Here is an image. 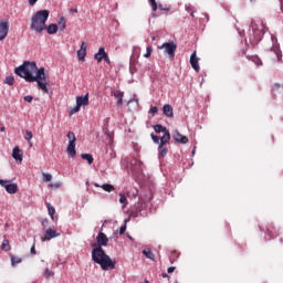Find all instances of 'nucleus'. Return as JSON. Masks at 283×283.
<instances>
[{
    "instance_id": "obj_1",
    "label": "nucleus",
    "mask_w": 283,
    "mask_h": 283,
    "mask_svg": "<svg viewBox=\"0 0 283 283\" xmlns=\"http://www.w3.org/2000/svg\"><path fill=\"white\" fill-rule=\"evenodd\" d=\"M14 72L28 83H36L39 90H41V92L44 94H50V88H48L49 81L45 76V69H39L35 62L25 61L22 65L15 67Z\"/></svg>"
},
{
    "instance_id": "obj_2",
    "label": "nucleus",
    "mask_w": 283,
    "mask_h": 283,
    "mask_svg": "<svg viewBox=\"0 0 283 283\" xmlns=\"http://www.w3.org/2000/svg\"><path fill=\"white\" fill-rule=\"evenodd\" d=\"M96 241L98 245L92 250L93 262H95V264H99L103 271L116 269V261H112V258H109V255L105 253V250H103V247H107V242H109L107 234L98 232Z\"/></svg>"
},
{
    "instance_id": "obj_3",
    "label": "nucleus",
    "mask_w": 283,
    "mask_h": 283,
    "mask_svg": "<svg viewBox=\"0 0 283 283\" xmlns=\"http://www.w3.org/2000/svg\"><path fill=\"white\" fill-rule=\"evenodd\" d=\"M48 19H50L49 10L36 11L31 19V30L38 34H41V32L46 29L45 23L48 22Z\"/></svg>"
},
{
    "instance_id": "obj_4",
    "label": "nucleus",
    "mask_w": 283,
    "mask_h": 283,
    "mask_svg": "<svg viewBox=\"0 0 283 283\" xmlns=\"http://www.w3.org/2000/svg\"><path fill=\"white\" fill-rule=\"evenodd\" d=\"M252 33H250V43L251 45H258L264 36V24L262 21H252L251 23Z\"/></svg>"
},
{
    "instance_id": "obj_5",
    "label": "nucleus",
    "mask_w": 283,
    "mask_h": 283,
    "mask_svg": "<svg viewBox=\"0 0 283 283\" xmlns=\"http://www.w3.org/2000/svg\"><path fill=\"white\" fill-rule=\"evenodd\" d=\"M87 105H90V93H87L84 96H77L76 106L70 111V116H74V114H78V112H81V108L87 107Z\"/></svg>"
},
{
    "instance_id": "obj_6",
    "label": "nucleus",
    "mask_w": 283,
    "mask_h": 283,
    "mask_svg": "<svg viewBox=\"0 0 283 283\" xmlns=\"http://www.w3.org/2000/svg\"><path fill=\"white\" fill-rule=\"evenodd\" d=\"M158 49L164 50V54H168L169 59H174L176 56V50H178V45H176L174 42H166L158 46Z\"/></svg>"
},
{
    "instance_id": "obj_7",
    "label": "nucleus",
    "mask_w": 283,
    "mask_h": 283,
    "mask_svg": "<svg viewBox=\"0 0 283 283\" xmlns=\"http://www.w3.org/2000/svg\"><path fill=\"white\" fill-rule=\"evenodd\" d=\"M171 140V134H167L166 136H163L158 146L159 151V158H165L167 156L169 149L166 147V145Z\"/></svg>"
},
{
    "instance_id": "obj_8",
    "label": "nucleus",
    "mask_w": 283,
    "mask_h": 283,
    "mask_svg": "<svg viewBox=\"0 0 283 283\" xmlns=\"http://www.w3.org/2000/svg\"><path fill=\"white\" fill-rule=\"evenodd\" d=\"M8 32H10V23L6 19L0 20V41H4Z\"/></svg>"
},
{
    "instance_id": "obj_9",
    "label": "nucleus",
    "mask_w": 283,
    "mask_h": 283,
    "mask_svg": "<svg viewBox=\"0 0 283 283\" xmlns=\"http://www.w3.org/2000/svg\"><path fill=\"white\" fill-rule=\"evenodd\" d=\"M10 180H2L0 179L1 187H4L7 193H17L19 191V186L17 184H9Z\"/></svg>"
},
{
    "instance_id": "obj_10",
    "label": "nucleus",
    "mask_w": 283,
    "mask_h": 283,
    "mask_svg": "<svg viewBox=\"0 0 283 283\" xmlns=\"http://www.w3.org/2000/svg\"><path fill=\"white\" fill-rule=\"evenodd\" d=\"M200 59H198L197 52L193 51L192 54L190 55V65L195 72H200V64H199Z\"/></svg>"
},
{
    "instance_id": "obj_11",
    "label": "nucleus",
    "mask_w": 283,
    "mask_h": 283,
    "mask_svg": "<svg viewBox=\"0 0 283 283\" xmlns=\"http://www.w3.org/2000/svg\"><path fill=\"white\" fill-rule=\"evenodd\" d=\"M172 137H174V140H176V143H180L181 145H187V143H189V138L180 134V132L178 130H175Z\"/></svg>"
},
{
    "instance_id": "obj_12",
    "label": "nucleus",
    "mask_w": 283,
    "mask_h": 283,
    "mask_svg": "<svg viewBox=\"0 0 283 283\" xmlns=\"http://www.w3.org/2000/svg\"><path fill=\"white\" fill-rule=\"evenodd\" d=\"M59 235L61 234L56 232V230L50 228L49 230H46L44 237H42V242H45V240L50 241L54 238H59Z\"/></svg>"
},
{
    "instance_id": "obj_13",
    "label": "nucleus",
    "mask_w": 283,
    "mask_h": 283,
    "mask_svg": "<svg viewBox=\"0 0 283 283\" xmlns=\"http://www.w3.org/2000/svg\"><path fill=\"white\" fill-rule=\"evenodd\" d=\"M163 114L164 116H166L167 118H174V106L166 104L163 107Z\"/></svg>"
},
{
    "instance_id": "obj_14",
    "label": "nucleus",
    "mask_w": 283,
    "mask_h": 283,
    "mask_svg": "<svg viewBox=\"0 0 283 283\" xmlns=\"http://www.w3.org/2000/svg\"><path fill=\"white\" fill-rule=\"evenodd\" d=\"M66 151L71 158H74L76 156V142H69Z\"/></svg>"
},
{
    "instance_id": "obj_15",
    "label": "nucleus",
    "mask_w": 283,
    "mask_h": 283,
    "mask_svg": "<svg viewBox=\"0 0 283 283\" xmlns=\"http://www.w3.org/2000/svg\"><path fill=\"white\" fill-rule=\"evenodd\" d=\"M107 52H105V48H99L98 52L95 53L94 59L97 61V63H101L104 59Z\"/></svg>"
},
{
    "instance_id": "obj_16",
    "label": "nucleus",
    "mask_w": 283,
    "mask_h": 283,
    "mask_svg": "<svg viewBox=\"0 0 283 283\" xmlns=\"http://www.w3.org/2000/svg\"><path fill=\"white\" fill-rule=\"evenodd\" d=\"M12 157L14 160H18L19 163L23 161V154H21V149H19V146H15L13 148Z\"/></svg>"
},
{
    "instance_id": "obj_17",
    "label": "nucleus",
    "mask_w": 283,
    "mask_h": 283,
    "mask_svg": "<svg viewBox=\"0 0 283 283\" xmlns=\"http://www.w3.org/2000/svg\"><path fill=\"white\" fill-rule=\"evenodd\" d=\"M154 130L156 132V134L163 133L164 134L163 136H166L167 134H169V130L167 129V127L160 124L155 125Z\"/></svg>"
},
{
    "instance_id": "obj_18",
    "label": "nucleus",
    "mask_w": 283,
    "mask_h": 283,
    "mask_svg": "<svg viewBox=\"0 0 283 283\" xmlns=\"http://www.w3.org/2000/svg\"><path fill=\"white\" fill-rule=\"evenodd\" d=\"M113 95L117 98V107H120V105H123V96H125V93L122 91H115Z\"/></svg>"
},
{
    "instance_id": "obj_19",
    "label": "nucleus",
    "mask_w": 283,
    "mask_h": 283,
    "mask_svg": "<svg viewBox=\"0 0 283 283\" xmlns=\"http://www.w3.org/2000/svg\"><path fill=\"white\" fill-rule=\"evenodd\" d=\"M95 187H101V189H103L104 191H107L108 193H112V191H114V186L113 185H109V184H104V185H98V184H95Z\"/></svg>"
},
{
    "instance_id": "obj_20",
    "label": "nucleus",
    "mask_w": 283,
    "mask_h": 283,
    "mask_svg": "<svg viewBox=\"0 0 283 283\" xmlns=\"http://www.w3.org/2000/svg\"><path fill=\"white\" fill-rule=\"evenodd\" d=\"M271 52H273V54H275L277 61H282V50H280V46L274 45V46L271 49Z\"/></svg>"
},
{
    "instance_id": "obj_21",
    "label": "nucleus",
    "mask_w": 283,
    "mask_h": 283,
    "mask_svg": "<svg viewBox=\"0 0 283 283\" xmlns=\"http://www.w3.org/2000/svg\"><path fill=\"white\" fill-rule=\"evenodd\" d=\"M143 255H145V258H147L148 260H156V255L154 254V252H151V249L143 250Z\"/></svg>"
},
{
    "instance_id": "obj_22",
    "label": "nucleus",
    "mask_w": 283,
    "mask_h": 283,
    "mask_svg": "<svg viewBox=\"0 0 283 283\" xmlns=\"http://www.w3.org/2000/svg\"><path fill=\"white\" fill-rule=\"evenodd\" d=\"M46 32H48V34H56V32H59V25H56V24H50V25L46 28Z\"/></svg>"
},
{
    "instance_id": "obj_23",
    "label": "nucleus",
    "mask_w": 283,
    "mask_h": 283,
    "mask_svg": "<svg viewBox=\"0 0 283 283\" xmlns=\"http://www.w3.org/2000/svg\"><path fill=\"white\" fill-rule=\"evenodd\" d=\"M266 235H269V240H273L277 235V231H275V228L271 227L266 230Z\"/></svg>"
},
{
    "instance_id": "obj_24",
    "label": "nucleus",
    "mask_w": 283,
    "mask_h": 283,
    "mask_svg": "<svg viewBox=\"0 0 283 283\" xmlns=\"http://www.w3.org/2000/svg\"><path fill=\"white\" fill-rule=\"evenodd\" d=\"M46 208L49 211V216L51 217L52 220H54V214L56 213V209L50 203H46Z\"/></svg>"
},
{
    "instance_id": "obj_25",
    "label": "nucleus",
    "mask_w": 283,
    "mask_h": 283,
    "mask_svg": "<svg viewBox=\"0 0 283 283\" xmlns=\"http://www.w3.org/2000/svg\"><path fill=\"white\" fill-rule=\"evenodd\" d=\"M33 136L34 135L32 134L31 130H25L24 138H25V140H28L30 147H32V142L31 140H32Z\"/></svg>"
},
{
    "instance_id": "obj_26",
    "label": "nucleus",
    "mask_w": 283,
    "mask_h": 283,
    "mask_svg": "<svg viewBox=\"0 0 283 283\" xmlns=\"http://www.w3.org/2000/svg\"><path fill=\"white\" fill-rule=\"evenodd\" d=\"M248 59L249 61H252L253 63H255V65L258 66L262 65V60H260L258 55L248 56Z\"/></svg>"
},
{
    "instance_id": "obj_27",
    "label": "nucleus",
    "mask_w": 283,
    "mask_h": 283,
    "mask_svg": "<svg viewBox=\"0 0 283 283\" xmlns=\"http://www.w3.org/2000/svg\"><path fill=\"white\" fill-rule=\"evenodd\" d=\"M82 159L87 160L88 165H92L94 163V157H92L91 154H82Z\"/></svg>"
},
{
    "instance_id": "obj_28",
    "label": "nucleus",
    "mask_w": 283,
    "mask_h": 283,
    "mask_svg": "<svg viewBox=\"0 0 283 283\" xmlns=\"http://www.w3.org/2000/svg\"><path fill=\"white\" fill-rule=\"evenodd\" d=\"M186 11H188V13L195 18L196 15L193 14L196 12V7L191 6V4H187L186 6Z\"/></svg>"
},
{
    "instance_id": "obj_29",
    "label": "nucleus",
    "mask_w": 283,
    "mask_h": 283,
    "mask_svg": "<svg viewBox=\"0 0 283 283\" xmlns=\"http://www.w3.org/2000/svg\"><path fill=\"white\" fill-rule=\"evenodd\" d=\"M2 251H10V241L8 239H4L1 244Z\"/></svg>"
},
{
    "instance_id": "obj_30",
    "label": "nucleus",
    "mask_w": 283,
    "mask_h": 283,
    "mask_svg": "<svg viewBox=\"0 0 283 283\" xmlns=\"http://www.w3.org/2000/svg\"><path fill=\"white\" fill-rule=\"evenodd\" d=\"M85 56H87V51H82V50L77 51L78 61H85Z\"/></svg>"
},
{
    "instance_id": "obj_31",
    "label": "nucleus",
    "mask_w": 283,
    "mask_h": 283,
    "mask_svg": "<svg viewBox=\"0 0 283 283\" xmlns=\"http://www.w3.org/2000/svg\"><path fill=\"white\" fill-rule=\"evenodd\" d=\"M119 202H120V205H124V207H127V205H128L127 197L123 192L119 193Z\"/></svg>"
},
{
    "instance_id": "obj_32",
    "label": "nucleus",
    "mask_w": 283,
    "mask_h": 283,
    "mask_svg": "<svg viewBox=\"0 0 283 283\" xmlns=\"http://www.w3.org/2000/svg\"><path fill=\"white\" fill-rule=\"evenodd\" d=\"M23 260L19 256H11V264L12 266H17V264H21Z\"/></svg>"
},
{
    "instance_id": "obj_33",
    "label": "nucleus",
    "mask_w": 283,
    "mask_h": 283,
    "mask_svg": "<svg viewBox=\"0 0 283 283\" xmlns=\"http://www.w3.org/2000/svg\"><path fill=\"white\" fill-rule=\"evenodd\" d=\"M69 143H76V135L73 132L67 133Z\"/></svg>"
},
{
    "instance_id": "obj_34",
    "label": "nucleus",
    "mask_w": 283,
    "mask_h": 283,
    "mask_svg": "<svg viewBox=\"0 0 283 283\" xmlns=\"http://www.w3.org/2000/svg\"><path fill=\"white\" fill-rule=\"evenodd\" d=\"M59 28H60V30H61L62 32H63V30H65L66 23H65V18H64V17L60 18Z\"/></svg>"
},
{
    "instance_id": "obj_35",
    "label": "nucleus",
    "mask_w": 283,
    "mask_h": 283,
    "mask_svg": "<svg viewBox=\"0 0 283 283\" xmlns=\"http://www.w3.org/2000/svg\"><path fill=\"white\" fill-rule=\"evenodd\" d=\"M151 52H154V48L151 45L146 48V53L144 54L145 59H149L151 56Z\"/></svg>"
},
{
    "instance_id": "obj_36",
    "label": "nucleus",
    "mask_w": 283,
    "mask_h": 283,
    "mask_svg": "<svg viewBox=\"0 0 283 283\" xmlns=\"http://www.w3.org/2000/svg\"><path fill=\"white\" fill-rule=\"evenodd\" d=\"M4 83L6 85H14V76H7Z\"/></svg>"
},
{
    "instance_id": "obj_37",
    "label": "nucleus",
    "mask_w": 283,
    "mask_h": 283,
    "mask_svg": "<svg viewBox=\"0 0 283 283\" xmlns=\"http://www.w3.org/2000/svg\"><path fill=\"white\" fill-rule=\"evenodd\" d=\"M150 137L153 138V143H155L156 145H160V140L163 139V137L160 138L159 136L154 135V133L150 135Z\"/></svg>"
},
{
    "instance_id": "obj_38",
    "label": "nucleus",
    "mask_w": 283,
    "mask_h": 283,
    "mask_svg": "<svg viewBox=\"0 0 283 283\" xmlns=\"http://www.w3.org/2000/svg\"><path fill=\"white\" fill-rule=\"evenodd\" d=\"M42 176H43V182H50L52 180V175L50 174L43 172Z\"/></svg>"
},
{
    "instance_id": "obj_39",
    "label": "nucleus",
    "mask_w": 283,
    "mask_h": 283,
    "mask_svg": "<svg viewBox=\"0 0 283 283\" xmlns=\"http://www.w3.org/2000/svg\"><path fill=\"white\" fill-rule=\"evenodd\" d=\"M52 276H54V273L50 269H46L44 271V277H46V280H50V277Z\"/></svg>"
},
{
    "instance_id": "obj_40",
    "label": "nucleus",
    "mask_w": 283,
    "mask_h": 283,
    "mask_svg": "<svg viewBox=\"0 0 283 283\" xmlns=\"http://www.w3.org/2000/svg\"><path fill=\"white\" fill-rule=\"evenodd\" d=\"M149 3L153 8V12H156V10H158V3H156V0H149Z\"/></svg>"
},
{
    "instance_id": "obj_41",
    "label": "nucleus",
    "mask_w": 283,
    "mask_h": 283,
    "mask_svg": "<svg viewBox=\"0 0 283 283\" xmlns=\"http://www.w3.org/2000/svg\"><path fill=\"white\" fill-rule=\"evenodd\" d=\"M148 114H153V116H154L155 114H158V107H156V106L150 107Z\"/></svg>"
},
{
    "instance_id": "obj_42",
    "label": "nucleus",
    "mask_w": 283,
    "mask_h": 283,
    "mask_svg": "<svg viewBox=\"0 0 283 283\" xmlns=\"http://www.w3.org/2000/svg\"><path fill=\"white\" fill-rule=\"evenodd\" d=\"M80 50L87 52V42H82Z\"/></svg>"
},
{
    "instance_id": "obj_43",
    "label": "nucleus",
    "mask_w": 283,
    "mask_h": 283,
    "mask_svg": "<svg viewBox=\"0 0 283 283\" xmlns=\"http://www.w3.org/2000/svg\"><path fill=\"white\" fill-rule=\"evenodd\" d=\"M31 253L32 255H36V242H33V245L31 247Z\"/></svg>"
},
{
    "instance_id": "obj_44",
    "label": "nucleus",
    "mask_w": 283,
    "mask_h": 283,
    "mask_svg": "<svg viewBox=\"0 0 283 283\" xmlns=\"http://www.w3.org/2000/svg\"><path fill=\"white\" fill-rule=\"evenodd\" d=\"M24 101L27 103H32V101H34V97H32V95H27V96H24Z\"/></svg>"
},
{
    "instance_id": "obj_45",
    "label": "nucleus",
    "mask_w": 283,
    "mask_h": 283,
    "mask_svg": "<svg viewBox=\"0 0 283 283\" xmlns=\"http://www.w3.org/2000/svg\"><path fill=\"white\" fill-rule=\"evenodd\" d=\"M105 63H107V65H111L112 64V61L109 60V55L106 53V55H104V60Z\"/></svg>"
},
{
    "instance_id": "obj_46",
    "label": "nucleus",
    "mask_w": 283,
    "mask_h": 283,
    "mask_svg": "<svg viewBox=\"0 0 283 283\" xmlns=\"http://www.w3.org/2000/svg\"><path fill=\"white\" fill-rule=\"evenodd\" d=\"M127 231V226H122L119 229V235H123Z\"/></svg>"
},
{
    "instance_id": "obj_47",
    "label": "nucleus",
    "mask_w": 283,
    "mask_h": 283,
    "mask_svg": "<svg viewBox=\"0 0 283 283\" xmlns=\"http://www.w3.org/2000/svg\"><path fill=\"white\" fill-rule=\"evenodd\" d=\"M49 187L52 189L53 187H55L56 189H59V187H61V184H50Z\"/></svg>"
},
{
    "instance_id": "obj_48",
    "label": "nucleus",
    "mask_w": 283,
    "mask_h": 283,
    "mask_svg": "<svg viewBox=\"0 0 283 283\" xmlns=\"http://www.w3.org/2000/svg\"><path fill=\"white\" fill-rule=\"evenodd\" d=\"M175 271H176V266H170L167 270L168 273H174Z\"/></svg>"
},
{
    "instance_id": "obj_49",
    "label": "nucleus",
    "mask_w": 283,
    "mask_h": 283,
    "mask_svg": "<svg viewBox=\"0 0 283 283\" xmlns=\"http://www.w3.org/2000/svg\"><path fill=\"white\" fill-rule=\"evenodd\" d=\"M39 0H29L30 6H34Z\"/></svg>"
},
{
    "instance_id": "obj_50",
    "label": "nucleus",
    "mask_w": 283,
    "mask_h": 283,
    "mask_svg": "<svg viewBox=\"0 0 283 283\" xmlns=\"http://www.w3.org/2000/svg\"><path fill=\"white\" fill-rule=\"evenodd\" d=\"M70 12H74V13H76V12H78V9H76V8H74V9H70Z\"/></svg>"
},
{
    "instance_id": "obj_51",
    "label": "nucleus",
    "mask_w": 283,
    "mask_h": 283,
    "mask_svg": "<svg viewBox=\"0 0 283 283\" xmlns=\"http://www.w3.org/2000/svg\"><path fill=\"white\" fill-rule=\"evenodd\" d=\"M161 277H169L167 273H161Z\"/></svg>"
},
{
    "instance_id": "obj_52",
    "label": "nucleus",
    "mask_w": 283,
    "mask_h": 283,
    "mask_svg": "<svg viewBox=\"0 0 283 283\" xmlns=\"http://www.w3.org/2000/svg\"><path fill=\"white\" fill-rule=\"evenodd\" d=\"M280 1V3H281V10H282V12H283V0H279Z\"/></svg>"
},
{
    "instance_id": "obj_53",
    "label": "nucleus",
    "mask_w": 283,
    "mask_h": 283,
    "mask_svg": "<svg viewBox=\"0 0 283 283\" xmlns=\"http://www.w3.org/2000/svg\"><path fill=\"white\" fill-rule=\"evenodd\" d=\"M0 132H6V127H1V128H0Z\"/></svg>"
},
{
    "instance_id": "obj_54",
    "label": "nucleus",
    "mask_w": 283,
    "mask_h": 283,
    "mask_svg": "<svg viewBox=\"0 0 283 283\" xmlns=\"http://www.w3.org/2000/svg\"><path fill=\"white\" fill-rule=\"evenodd\" d=\"M159 10H163V6H159Z\"/></svg>"
},
{
    "instance_id": "obj_55",
    "label": "nucleus",
    "mask_w": 283,
    "mask_h": 283,
    "mask_svg": "<svg viewBox=\"0 0 283 283\" xmlns=\"http://www.w3.org/2000/svg\"><path fill=\"white\" fill-rule=\"evenodd\" d=\"M153 17H155V18H156V17H158V15H156V13H153Z\"/></svg>"
},
{
    "instance_id": "obj_56",
    "label": "nucleus",
    "mask_w": 283,
    "mask_h": 283,
    "mask_svg": "<svg viewBox=\"0 0 283 283\" xmlns=\"http://www.w3.org/2000/svg\"><path fill=\"white\" fill-rule=\"evenodd\" d=\"M156 40V36H153V41H155Z\"/></svg>"
},
{
    "instance_id": "obj_57",
    "label": "nucleus",
    "mask_w": 283,
    "mask_h": 283,
    "mask_svg": "<svg viewBox=\"0 0 283 283\" xmlns=\"http://www.w3.org/2000/svg\"><path fill=\"white\" fill-rule=\"evenodd\" d=\"M146 283H149V281H146Z\"/></svg>"
}]
</instances>
